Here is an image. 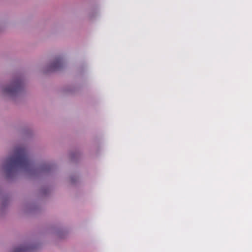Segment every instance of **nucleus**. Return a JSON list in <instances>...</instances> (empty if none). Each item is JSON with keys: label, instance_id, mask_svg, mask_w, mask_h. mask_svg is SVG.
Instances as JSON below:
<instances>
[{"label": "nucleus", "instance_id": "obj_1", "mask_svg": "<svg viewBox=\"0 0 252 252\" xmlns=\"http://www.w3.org/2000/svg\"><path fill=\"white\" fill-rule=\"evenodd\" d=\"M31 164L26 149L24 147L17 148L13 156L7 158L4 168L7 173L14 170L16 167L28 168Z\"/></svg>", "mask_w": 252, "mask_h": 252}, {"label": "nucleus", "instance_id": "obj_2", "mask_svg": "<svg viewBox=\"0 0 252 252\" xmlns=\"http://www.w3.org/2000/svg\"><path fill=\"white\" fill-rule=\"evenodd\" d=\"M20 86L19 81H16L13 83L10 86L5 88L4 90V92L8 94H12L17 92Z\"/></svg>", "mask_w": 252, "mask_h": 252}, {"label": "nucleus", "instance_id": "obj_3", "mask_svg": "<svg viewBox=\"0 0 252 252\" xmlns=\"http://www.w3.org/2000/svg\"><path fill=\"white\" fill-rule=\"evenodd\" d=\"M63 63L62 59L58 58L56 59L55 61L50 66L51 70H56L60 69L63 66Z\"/></svg>", "mask_w": 252, "mask_h": 252}, {"label": "nucleus", "instance_id": "obj_4", "mask_svg": "<svg viewBox=\"0 0 252 252\" xmlns=\"http://www.w3.org/2000/svg\"><path fill=\"white\" fill-rule=\"evenodd\" d=\"M27 249L24 247H20L15 249L14 252H26Z\"/></svg>", "mask_w": 252, "mask_h": 252}]
</instances>
